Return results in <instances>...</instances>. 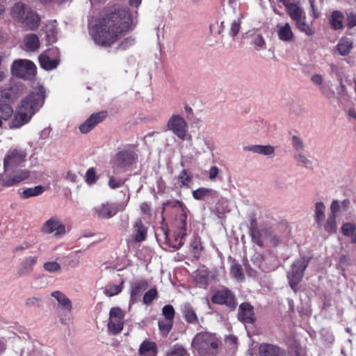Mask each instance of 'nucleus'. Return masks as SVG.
I'll use <instances>...</instances> for the list:
<instances>
[{
    "instance_id": "obj_1",
    "label": "nucleus",
    "mask_w": 356,
    "mask_h": 356,
    "mask_svg": "<svg viewBox=\"0 0 356 356\" xmlns=\"http://www.w3.org/2000/svg\"><path fill=\"white\" fill-rule=\"evenodd\" d=\"M133 24V17L129 9H118L98 19L90 28V33L97 44L111 46L122 34L131 29Z\"/></svg>"
},
{
    "instance_id": "obj_2",
    "label": "nucleus",
    "mask_w": 356,
    "mask_h": 356,
    "mask_svg": "<svg viewBox=\"0 0 356 356\" xmlns=\"http://www.w3.org/2000/svg\"><path fill=\"white\" fill-rule=\"evenodd\" d=\"M44 98V88L41 86L35 88L21 101L15 113L10 103L3 102L0 99L1 122L3 124V122L8 121L13 115V119L9 123V128L11 129L20 128L27 124L33 115L42 106Z\"/></svg>"
},
{
    "instance_id": "obj_3",
    "label": "nucleus",
    "mask_w": 356,
    "mask_h": 356,
    "mask_svg": "<svg viewBox=\"0 0 356 356\" xmlns=\"http://www.w3.org/2000/svg\"><path fill=\"white\" fill-rule=\"evenodd\" d=\"M191 346L193 352L199 356H216L219 351L220 340L215 334L202 332L195 334Z\"/></svg>"
},
{
    "instance_id": "obj_4",
    "label": "nucleus",
    "mask_w": 356,
    "mask_h": 356,
    "mask_svg": "<svg viewBox=\"0 0 356 356\" xmlns=\"http://www.w3.org/2000/svg\"><path fill=\"white\" fill-rule=\"evenodd\" d=\"M10 16L15 21L22 24L27 30H36L40 23V17L38 14L22 2L15 3L12 6Z\"/></svg>"
},
{
    "instance_id": "obj_5",
    "label": "nucleus",
    "mask_w": 356,
    "mask_h": 356,
    "mask_svg": "<svg viewBox=\"0 0 356 356\" xmlns=\"http://www.w3.org/2000/svg\"><path fill=\"white\" fill-rule=\"evenodd\" d=\"M311 257L304 256L296 259L291 266V269L287 273V279L293 291L296 293L298 286L302 281L305 271L307 268Z\"/></svg>"
},
{
    "instance_id": "obj_6",
    "label": "nucleus",
    "mask_w": 356,
    "mask_h": 356,
    "mask_svg": "<svg viewBox=\"0 0 356 356\" xmlns=\"http://www.w3.org/2000/svg\"><path fill=\"white\" fill-rule=\"evenodd\" d=\"M6 169L0 173V185L3 187L17 186L31 176V172L28 169H15V168Z\"/></svg>"
},
{
    "instance_id": "obj_7",
    "label": "nucleus",
    "mask_w": 356,
    "mask_h": 356,
    "mask_svg": "<svg viewBox=\"0 0 356 356\" xmlns=\"http://www.w3.org/2000/svg\"><path fill=\"white\" fill-rule=\"evenodd\" d=\"M129 198L125 202L112 203L106 202L95 206L92 211L95 217L102 219H109L115 216L118 212L123 211L127 205Z\"/></svg>"
},
{
    "instance_id": "obj_8",
    "label": "nucleus",
    "mask_w": 356,
    "mask_h": 356,
    "mask_svg": "<svg viewBox=\"0 0 356 356\" xmlns=\"http://www.w3.org/2000/svg\"><path fill=\"white\" fill-rule=\"evenodd\" d=\"M10 72L15 76L30 80L36 74V66L31 60L18 59L13 61L10 67Z\"/></svg>"
},
{
    "instance_id": "obj_9",
    "label": "nucleus",
    "mask_w": 356,
    "mask_h": 356,
    "mask_svg": "<svg viewBox=\"0 0 356 356\" xmlns=\"http://www.w3.org/2000/svg\"><path fill=\"white\" fill-rule=\"evenodd\" d=\"M136 159L137 155L132 149H124L119 151L111 161L113 173L117 174L120 169L131 166Z\"/></svg>"
},
{
    "instance_id": "obj_10",
    "label": "nucleus",
    "mask_w": 356,
    "mask_h": 356,
    "mask_svg": "<svg viewBox=\"0 0 356 356\" xmlns=\"http://www.w3.org/2000/svg\"><path fill=\"white\" fill-rule=\"evenodd\" d=\"M168 128L179 138L183 140H191V136L188 134V124L186 120L179 115H173L168 120Z\"/></svg>"
},
{
    "instance_id": "obj_11",
    "label": "nucleus",
    "mask_w": 356,
    "mask_h": 356,
    "mask_svg": "<svg viewBox=\"0 0 356 356\" xmlns=\"http://www.w3.org/2000/svg\"><path fill=\"white\" fill-rule=\"evenodd\" d=\"M24 86L21 83H9L0 87V99L14 102L24 92Z\"/></svg>"
},
{
    "instance_id": "obj_12",
    "label": "nucleus",
    "mask_w": 356,
    "mask_h": 356,
    "mask_svg": "<svg viewBox=\"0 0 356 356\" xmlns=\"http://www.w3.org/2000/svg\"><path fill=\"white\" fill-rule=\"evenodd\" d=\"M124 316V312L121 308L115 307L111 309L108 328L113 334H117L122 330Z\"/></svg>"
},
{
    "instance_id": "obj_13",
    "label": "nucleus",
    "mask_w": 356,
    "mask_h": 356,
    "mask_svg": "<svg viewBox=\"0 0 356 356\" xmlns=\"http://www.w3.org/2000/svg\"><path fill=\"white\" fill-rule=\"evenodd\" d=\"M41 232L45 234H54L56 237H60L65 234L66 229L58 217L52 216L43 223Z\"/></svg>"
},
{
    "instance_id": "obj_14",
    "label": "nucleus",
    "mask_w": 356,
    "mask_h": 356,
    "mask_svg": "<svg viewBox=\"0 0 356 356\" xmlns=\"http://www.w3.org/2000/svg\"><path fill=\"white\" fill-rule=\"evenodd\" d=\"M26 156L25 150L10 148L3 159V170H7L8 168H16L21 165L26 161Z\"/></svg>"
},
{
    "instance_id": "obj_15",
    "label": "nucleus",
    "mask_w": 356,
    "mask_h": 356,
    "mask_svg": "<svg viewBox=\"0 0 356 356\" xmlns=\"http://www.w3.org/2000/svg\"><path fill=\"white\" fill-rule=\"evenodd\" d=\"M59 52L57 48H51L41 54L39 57L40 67L45 70H52L59 64Z\"/></svg>"
},
{
    "instance_id": "obj_16",
    "label": "nucleus",
    "mask_w": 356,
    "mask_h": 356,
    "mask_svg": "<svg viewBox=\"0 0 356 356\" xmlns=\"http://www.w3.org/2000/svg\"><path fill=\"white\" fill-rule=\"evenodd\" d=\"M38 261V255H29L24 257L19 264L17 275L19 277L29 275L33 270Z\"/></svg>"
},
{
    "instance_id": "obj_17",
    "label": "nucleus",
    "mask_w": 356,
    "mask_h": 356,
    "mask_svg": "<svg viewBox=\"0 0 356 356\" xmlns=\"http://www.w3.org/2000/svg\"><path fill=\"white\" fill-rule=\"evenodd\" d=\"M148 287V282L146 280H137L131 283L130 286V302L134 304L140 299L142 293Z\"/></svg>"
},
{
    "instance_id": "obj_18",
    "label": "nucleus",
    "mask_w": 356,
    "mask_h": 356,
    "mask_svg": "<svg viewBox=\"0 0 356 356\" xmlns=\"http://www.w3.org/2000/svg\"><path fill=\"white\" fill-rule=\"evenodd\" d=\"M186 214L183 213L175 221V227L173 233L179 247L184 244V238L186 236Z\"/></svg>"
},
{
    "instance_id": "obj_19",
    "label": "nucleus",
    "mask_w": 356,
    "mask_h": 356,
    "mask_svg": "<svg viewBox=\"0 0 356 356\" xmlns=\"http://www.w3.org/2000/svg\"><path fill=\"white\" fill-rule=\"evenodd\" d=\"M211 300L215 304L225 305L230 307L235 305L234 297L228 289L218 291L213 296Z\"/></svg>"
},
{
    "instance_id": "obj_20",
    "label": "nucleus",
    "mask_w": 356,
    "mask_h": 356,
    "mask_svg": "<svg viewBox=\"0 0 356 356\" xmlns=\"http://www.w3.org/2000/svg\"><path fill=\"white\" fill-rule=\"evenodd\" d=\"M106 118L104 112H99L92 114L83 123L79 126V130L83 134L90 132L97 124L100 123Z\"/></svg>"
},
{
    "instance_id": "obj_21",
    "label": "nucleus",
    "mask_w": 356,
    "mask_h": 356,
    "mask_svg": "<svg viewBox=\"0 0 356 356\" xmlns=\"http://www.w3.org/2000/svg\"><path fill=\"white\" fill-rule=\"evenodd\" d=\"M238 318L244 323H253L254 321L253 307L247 302L241 304L238 308Z\"/></svg>"
},
{
    "instance_id": "obj_22",
    "label": "nucleus",
    "mask_w": 356,
    "mask_h": 356,
    "mask_svg": "<svg viewBox=\"0 0 356 356\" xmlns=\"http://www.w3.org/2000/svg\"><path fill=\"white\" fill-rule=\"evenodd\" d=\"M193 149L196 154H202L207 151H213L214 149L213 143L206 137L198 136L196 138Z\"/></svg>"
},
{
    "instance_id": "obj_23",
    "label": "nucleus",
    "mask_w": 356,
    "mask_h": 356,
    "mask_svg": "<svg viewBox=\"0 0 356 356\" xmlns=\"http://www.w3.org/2000/svg\"><path fill=\"white\" fill-rule=\"evenodd\" d=\"M277 34L278 38L283 42H291L294 40V35L289 23L277 25Z\"/></svg>"
},
{
    "instance_id": "obj_24",
    "label": "nucleus",
    "mask_w": 356,
    "mask_h": 356,
    "mask_svg": "<svg viewBox=\"0 0 356 356\" xmlns=\"http://www.w3.org/2000/svg\"><path fill=\"white\" fill-rule=\"evenodd\" d=\"M353 47L354 43L352 38L342 37L336 45L335 49L339 55L344 56L348 55Z\"/></svg>"
},
{
    "instance_id": "obj_25",
    "label": "nucleus",
    "mask_w": 356,
    "mask_h": 356,
    "mask_svg": "<svg viewBox=\"0 0 356 356\" xmlns=\"http://www.w3.org/2000/svg\"><path fill=\"white\" fill-rule=\"evenodd\" d=\"M147 227L144 225L142 220L138 219L136 220L133 225L132 238L136 242H142L147 237Z\"/></svg>"
},
{
    "instance_id": "obj_26",
    "label": "nucleus",
    "mask_w": 356,
    "mask_h": 356,
    "mask_svg": "<svg viewBox=\"0 0 356 356\" xmlns=\"http://www.w3.org/2000/svg\"><path fill=\"white\" fill-rule=\"evenodd\" d=\"M244 150L259 154L264 156H271L275 153V147L272 145H252L244 147Z\"/></svg>"
},
{
    "instance_id": "obj_27",
    "label": "nucleus",
    "mask_w": 356,
    "mask_h": 356,
    "mask_svg": "<svg viewBox=\"0 0 356 356\" xmlns=\"http://www.w3.org/2000/svg\"><path fill=\"white\" fill-rule=\"evenodd\" d=\"M250 44L257 51L265 50L266 49V40L258 30H254L250 33Z\"/></svg>"
},
{
    "instance_id": "obj_28",
    "label": "nucleus",
    "mask_w": 356,
    "mask_h": 356,
    "mask_svg": "<svg viewBox=\"0 0 356 356\" xmlns=\"http://www.w3.org/2000/svg\"><path fill=\"white\" fill-rule=\"evenodd\" d=\"M51 296L54 298L62 309L69 312L72 311V305L70 300L61 291H55L51 293Z\"/></svg>"
},
{
    "instance_id": "obj_29",
    "label": "nucleus",
    "mask_w": 356,
    "mask_h": 356,
    "mask_svg": "<svg viewBox=\"0 0 356 356\" xmlns=\"http://www.w3.org/2000/svg\"><path fill=\"white\" fill-rule=\"evenodd\" d=\"M350 207V201L348 199H344L341 201L334 200L330 205V213L337 215L339 212L347 211Z\"/></svg>"
},
{
    "instance_id": "obj_30",
    "label": "nucleus",
    "mask_w": 356,
    "mask_h": 356,
    "mask_svg": "<svg viewBox=\"0 0 356 356\" xmlns=\"http://www.w3.org/2000/svg\"><path fill=\"white\" fill-rule=\"evenodd\" d=\"M329 21L332 29L341 30L343 28L344 15L339 10H334L331 13Z\"/></svg>"
},
{
    "instance_id": "obj_31",
    "label": "nucleus",
    "mask_w": 356,
    "mask_h": 356,
    "mask_svg": "<svg viewBox=\"0 0 356 356\" xmlns=\"http://www.w3.org/2000/svg\"><path fill=\"white\" fill-rule=\"evenodd\" d=\"M139 353L141 356H156L157 348L155 343L144 341L140 346Z\"/></svg>"
},
{
    "instance_id": "obj_32",
    "label": "nucleus",
    "mask_w": 356,
    "mask_h": 356,
    "mask_svg": "<svg viewBox=\"0 0 356 356\" xmlns=\"http://www.w3.org/2000/svg\"><path fill=\"white\" fill-rule=\"evenodd\" d=\"M259 354L261 356H283L277 346L266 343L260 345Z\"/></svg>"
},
{
    "instance_id": "obj_33",
    "label": "nucleus",
    "mask_w": 356,
    "mask_h": 356,
    "mask_svg": "<svg viewBox=\"0 0 356 356\" xmlns=\"http://www.w3.org/2000/svg\"><path fill=\"white\" fill-rule=\"evenodd\" d=\"M24 45L28 51H37L40 45L38 36L33 33L27 34L24 38Z\"/></svg>"
},
{
    "instance_id": "obj_34",
    "label": "nucleus",
    "mask_w": 356,
    "mask_h": 356,
    "mask_svg": "<svg viewBox=\"0 0 356 356\" xmlns=\"http://www.w3.org/2000/svg\"><path fill=\"white\" fill-rule=\"evenodd\" d=\"M44 191V187L39 185L31 188H26L24 189L22 191H19L18 193L20 198L25 200L30 197L38 196L41 195Z\"/></svg>"
},
{
    "instance_id": "obj_35",
    "label": "nucleus",
    "mask_w": 356,
    "mask_h": 356,
    "mask_svg": "<svg viewBox=\"0 0 356 356\" xmlns=\"http://www.w3.org/2000/svg\"><path fill=\"white\" fill-rule=\"evenodd\" d=\"M326 207L323 202H316L314 204V218L318 226H322L325 220Z\"/></svg>"
},
{
    "instance_id": "obj_36",
    "label": "nucleus",
    "mask_w": 356,
    "mask_h": 356,
    "mask_svg": "<svg viewBox=\"0 0 356 356\" xmlns=\"http://www.w3.org/2000/svg\"><path fill=\"white\" fill-rule=\"evenodd\" d=\"M124 280L122 279L119 284H110L104 289V293L108 297L119 294L123 289Z\"/></svg>"
},
{
    "instance_id": "obj_37",
    "label": "nucleus",
    "mask_w": 356,
    "mask_h": 356,
    "mask_svg": "<svg viewBox=\"0 0 356 356\" xmlns=\"http://www.w3.org/2000/svg\"><path fill=\"white\" fill-rule=\"evenodd\" d=\"M286 11L289 15L296 22L302 19V10L296 3H289L286 5Z\"/></svg>"
},
{
    "instance_id": "obj_38",
    "label": "nucleus",
    "mask_w": 356,
    "mask_h": 356,
    "mask_svg": "<svg viewBox=\"0 0 356 356\" xmlns=\"http://www.w3.org/2000/svg\"><path fill=\"white\" fill-rule=\"evenodd\" d=\"M182 312L186 321L189 323H196L197 322V315L189 304H185L182 307Z\"/></svg>"
},
{
    "instance_id": "obj_39",
    "label": "nucleus",
    "mask_w": 356,
    "mask_h": 356,
    "mask_svg": "<svg viewBox=\"0 0 356 356\" xmlns=\"http://www.w3.org/2000/svg\"><path fill=\"white\" fill-rule=\"evenodd\" d=\"M341 232L344 236L351 238L352 242H356V226L352 222L344 223L341 227Z\"/></svg>"
},
{
    "instance_id": "obj_40",
    "label": "nucleus",
    "mask_w": 356,
    "mask_h": 356,
    "mask_svg": "<svg viewBox=\"0 0 356 356\" xmlns=\"http://www.w3.org/2000/svg\"><path fill=\"white\" fill-rule=\"evenodd\" d=\"M336 218V215L330 213L327 218V220L325 222V231L329 234H333L337 232V225Z\"/></svg>"
},
{
    "instance_id": "obj_41",
    "label": "nucleus",
    "mask_w": 356,
    "mask_h": 356,
    "mask_svg": "<svg viewBox=\"0 0 356 356\" xmlns=\"http://www.w3.org/2000/svg\"><path fill=\"white\" fill-rule=\"evenodd\" d=\"M244 18V14L240 13L236 19H234L230 25L229 35L235 37L239 32L242 19Z\"/></svg>"
},
{
    "instance_id": "obj_42",
    "label": "nucleus",
    "mask_w": 356,
    "mask_h": 356,
    "mask_svg": "<svg viewBox=\"0 0 356 356\" xmlns=\"http://www.w3.org/2000/svg\"><path fill=\"white\" fill-rule=\"evenodd\" d=\"M48 29L46 32V41L47 44L54 43L57 40V31L54 23H51L47 26Z\"/></svg>"
},
{
    "instance_id": "obj_43",
    "label": "nucleus",
    "mask_w": 356,
    "mask_h": 356,
    "mask_svg": "<svg viewBox=\"0 0 356 356\" xmlns=\"http://www.w3.org/2000/svg\"><path fill=\"white\" fill-rule=\"evenodd\" d=\"M165 356H188V354L182 346L175 344L166 352Z\"/></svg>"
},
{
    "instance_id": "obj_44",
    "label": "nucleus",
    "mask_w": 356,
    "mask_h": 356,
    "mask_svg": "<svg viewBox=\"0 0 356 356\" xmlns=\"http://www.w3.org/2000/svg\"><path fill=\"white\" fill-rule=\"evenodd\" d=\"M296 26L300 31L305 33L307 35L311 36L314 34V29L313 27L307 24L305 21L302 19L296 22Z\"/></svg>"
},
{
    "instance_id": "obj_45",
    "label": "nucleus",
    "mask_w": 356,
    "mask_h": 356,
    "mask_svg": "<svg viewBox=\"0 0 356 356\" xmlns=\"http://www.w3.org/2000/svg\"><path fill=\"white\" fill-rule=\"evenodd\" d=\"M172 321L168 319H160L159 321V327L161 334L166 336L171 330L172 327Z\"/></svg>"
},
{
    "instance_id": "obj_46",
    "label": "nucleus",
    "mask_w": 356,
    "mask_h": 356,
    "mask_svg": "<svg viewBox=\"0 0 356 356\" xmlns=\"http://www.w3.org/2000/svg\"><path fill=\"white\" fill-rule=\"evenodd\" d=\"M231 274L238 282H242L244 280V275L243 268L238 264H234L231 266Z\"/></svg>"
},
{
    "instance_id": "obj_47",
    "label": "nucleus",
    "mask_w": 356,
    "mask_h": 356,
    "mask_svg": "<svg viewBox=\"0 0 356 356\" xmlns=\"http://www.w3.org/2000/svg\"><path fill=\"white\" fill-rule=\"evenodd\" d=\"M158 296V293L156 289L152 288L147 291L143 296V302L144 304L149 305L152 301Z\"/></svg>"
},
{
    "instance_id": "obj_48",
    "label": "nucleus",
    "mask_w": 356,
    "mask_h": 356,
    "mask_svg": "<svg viewBox=\"0 0 356 356\" xmlns=\"http://www.w3.org/2000/svg\"><path fill=\"white\" fill-rule=\"evenodd\" d=\"M197 284L200 287H206L209 284V277L206 273L200 272L195 277Z\"/></svg>"
},
{
    "instance_id": "obj_49",
    "label": "nucleus",
    "mask_w": 356,
    "mask_h": 356,
    "mask_svg": "<svg viewBox=\"0 0 356 356\" xmlns=\"http://www.w3.org/2000/svg\"><path fill=\"white\" fill-rule=\"evenodd\" d=\"M211 192V189L207 188H199L193 191V197L197 200H201L206 196L209 195Z\"/></svg>"
},
{
    "instance_id": "obj_50",
    "label": "nucleus",
    "mask_w": 356,
    "mask_h": 356,
    "mask_svg": "<svg viewBox=\"0 0 356 356\" xmlns=\"http://www.w3.org/2000/svg\"><path fill=\"white\" fill-rule=\"evenodd\" d=\"M44 270L54 273L60 270V265L56 261H47L43 264Z\"/></svg>"
},
{
    "instance_id": "obj_51",
    "label": "nucleus",
    "mask_w": 356,
    "mask_h": 356,
    "mask_svg": "<svg viewBox=\"0 0 356 356\" xmlns=\"http://www.w3.org/2000/svg\"><path fill=\"white\" fill-rule=\"evenodd\" d=\"M191 181V177L187 173L186 170L181 172L178 176V181L180 187L188 186Z\"/></svg>"
},
{
    "instance_id": "obj_52",
    "label": "nucleus",
    "mask_w": 356,
    "mask_h": 356,
    "mask_svg": "<svg viewBox=\"0 0 356 356\" xmlns=\"http://www.w3.org/2000/svg\"><path fill=\"white\" fill-rule=\"evenodd\" d=\"M125 179L122 178H116L114 176H110L108 180V186L112 189H115L121 187L125 183Z\"/></svg>"
},
{
    "instance_id": "obj_53",
    "label": "nucleus",
    "mask_w": 356,
    "mask_h": 356,
    "mask_svg": "<svg viewBox=\"0 0 356 356\" xmlns=\"http://www.w3.org/2000/svg\"><path fill=\"white\" fill-rule=\"evenodd\" d=\"M97 180L96 171L94 168H90L86 172L85 181L87 184H94Z\"/></svg>"
},
{
    "instance_id": "obj_54",
    "label": "nucleus",
    "mask_w": 356,
    "mask_h": 356,
    "mask_svg": "<svg viewBox=\"0 0 356 356\" xmlns=\"http://www.w3.org/2000/svg\"><path fill=\"white\" fill-rule=\"evenodd\" d=\"M162 314L164 316V319L173 321L175 316V309L170 305H165L163 307Z\"/></svg>"
},
{
    "instance_id": "obj_55",
    "label": "nucleus",
    "mask_w": 356,
    "mask_h": 356,
    "mask_svg": "<svg viewBox=\"0 0 356 356\" xmlns=\"http://www.w3.org/2000/svg\"><path fill=\"white\" fill-rule=\"evenodd\" d=\"M291 143L296 151H302L305 148L303 141L298 136H293L291 138Z\"/></svg>"
},
{
    "instance_id": "obj_56",
    "label": "nucleus",
    "mask_w": 356,
    "mask_h": 356,
    "mask_svg": "<svg viewBox=\"0 0 356 356\" xmlns=\"http://www.w3.org/2000/svg\"><path fill=\"white\" fill-rule=\"evenodd\" d=\"M309 3L311 6L310 15L314 19L318 18L321 14V8H318L315 0H309Z\"/></svg>"
},
{
    "instance_id": "obj_57",
    "label": "nucleus",
    "mask_w": 356,
    "mask_h": 356,
    "mask_svg": "<svg viewBox=\"0 0 356 356\" xmlns=\"http://www.w3.org/2000/svg\"><path fill=\"white\" fill-rule=\"evenodd\" d=\"M296 160L298 161V164L300 165H303L305 167H308L311 165V161L307 159V157L302 154V153H298L295 156Z\"/></svg>"
},
{
    "instance_id": "obj_58",
    "label": "nucleus",
    "mask_w": 356,
    "mask_h": 356,
    "mask_svg": "<svg viewBox=\"0 0 356 356\" xmlns=\"http://www.w3.org/2000/svg\"><path fill=\"white\" fill-rule=\"evenodd\" d=\"M134 44V39L131 37L125 38L119 45L122 49H125Z\"/></svg>"
},
{
    "instance_id": "obj_59",
    "label": "nucleus",
    "mask_w": 356,
    "mask_h": 356,
    "mask_svg": "<svg viewBox=\"0 0 356 356\" xmlns=\"http://www.w3.org/2000/svg\"><path fill=\"white\" fill-rule=\"evenodd\" d=\"M41 301V298L36 296L30 297L26 299V305L29 307L38 306Z\"/></svg>"
},
{
    "instance_id": "obj_60",
    "label": "nucleus",
    "mask_w": 356,
    "mask_h": 356,
    "mask_svg": "<svg viewBox=\"0 0 356 356\" xmlns=\"http://www.w3.org/2000/svg\"><path fill=\"white\" fill-rule=\"evenodd\" d=\"M66 180L70 181L72 183H77L78 182V175L72 170H68L66 173L65 176Z\"/></svg>"
},
{
    "instance_id": "obj_61",
    "label": "nucleus",
    "mask_w": 356,
    "mask_h": 356,
    "mask_svg": "<svg viewBox=\"0 0 356 356\" xmlns=\"http://www.w3.org/2000/svg\"><path fill=\"white\" fill-rule=\"evenodd\" d=\"M348 26L350 28L356 26V13H350L347 16Z\"/></svg>"
},
{
    "instance_id": "obj_62",
    "label": "nucleus",
    "mask_w": 356,
    "mask_h": 356,
    "mask_svg": "<svg viewBox=\"0 0 356 356\" xmlns=\"http://www.w3.org/2000/svg\"><path fill=\"white\" fill-rule=\"evenodd\" d=\"M219 169L216 166H213L209 169V179L213 180L219 174Z\"/></svg>"
},
{
    "instance_id": "obj_63",
    "label": "nucleus",
    "mask_w": 356,
    "mask_h": 356,
    "mask_svg": "<svg viewBox=\"0 0 356 356\" xmlns=\"http://www.w3.org/2000/svg\"><path fill=\"white\" fill-rule=\"evenodd\" d=\"M312 82L318 86H321L323 81V79L321 75L316 74L312 76Z\"/></svg>"
},
{
    "instance_id": "obj_64",
    "label": "nucleus",
    "mask_w": 356,
    "mask_h": 356,
    "mask_svg": "<svg viewBox=\"0 0 356 356\" xmlns=\"http://www.w3.org/2000/svg\"><path fill=\"white\" fill-rule=\"evenodd\" d=\"M191 246L193 249L196 251V252H200L202 249L200 241L196 239L193 242Z\"/></svg>"
}]
</instances>
